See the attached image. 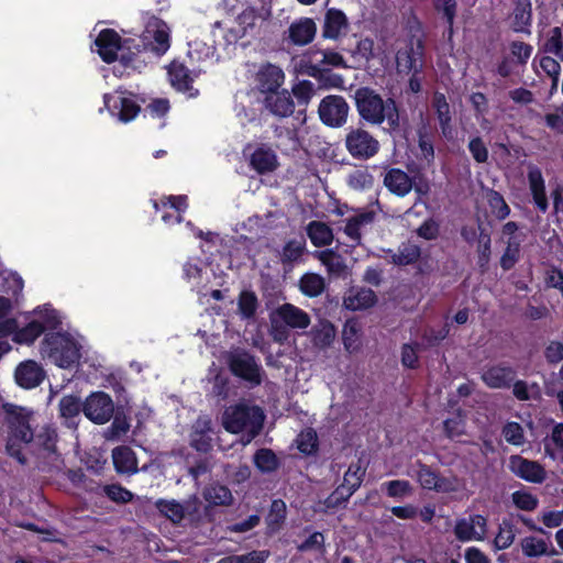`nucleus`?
Returning <instances> with one entry per match:
<instances>
[{
	"label": "nucleus",
	"mask_w": 563,
	"mask_h": 563,
	"mask_svg": "<svg viewBox=\"0 0 563 563\" xmlns=\"http://www.w3.org/2000/svg\"><path fill=\"white\" fill-rule=\"evenodd\" d=\"M433 107L437 112L439 124L441 128L442 135L446 140H453L455 137V129L452 124V117L450 106L442 93H435L433 97Z\"/></svg>",
	"instance_id": "c85d7f7f"
},
{
	"label": "nucleus",
	"mask_w": 563,
	"mask_h": 563,
	"mask_svg": "<svg viewBox=\"0 0 563 563\" xmlns=\"http://www.w3.org/2000/svg\"><path fill=\"white\" fill-rule=\"evenodd\" d=\"M132 43L133 40H121L120 35L110 29L101 30L95 40L96 52L102 60L111 63L119 58L125 65L140 52L139 45Z\"/></svg>",
	"instance_id": "6e6552de"
},
{
	"label": "nucleus",
	"mask_w": 563,
	"mask_h": 563,
	"mask_svg": "<svg viewBox=\"0 0 563 563\" xmlns=\"http://www.w3.org/2000/svg\"><path fill=\"white\" fill-rule=\"evenodd\" d=\"M1 324L2 335H8L15 344L31 346L43 333L57 330L62 316L51 305H43L5 319Z\"/></svg>",
	"instance_id": "f257e3e1"
},
{
	"label": "nucleus",
	"mask_w": 563,
	"mask_h": 563,
	"mask_svg": "<svg viewBox=\"0 0 563 563\" xmlns=\"http://www.w3.org/2000/svg\"><path fill=\"white\" fill-rule=\"evenodd\" d=\"M520 544L523 554L529 558L555 553L554 550L549 552V545L545 540L534 536L525 537Z\"/></svg>",
	"instance_id": "37998d69"
},
{
	"label": "nucleus",
	"mask_w": 563,
	"mask_h": 563,
	"mask_svg": "<svg viewBox=\"0 0 563 563\" xmlns=\"http://www.w3.org/2000/svg\"><path fill=\"white\" fill-rule=\"evenodd\" d=\"M104 108L120 122L128 123L140 113L141 107L131 92L117 90L103 96Z\"/></svg>",
	"instance_id": "9d476101"
},
{
	"label": "nucleus",
	"mask_w": 563,
	"mask_h": 563,
	"mask_svg": "<svg viewBox=\"0 0 563 563\" xmlns=\"http://www.w3.org/2000/svg\"><path fill=\"white\" fill-rule=\"evenodd\" d=\"M344 349L349 353H356L362 347V327L355 320H347L342 330Z\"/></svg>",
	"instance_id": "4c0bfd02"
},
{
	"label": "nucleus",
	"mask_w": 563,
	"mask_h": 563,
	"mask_svg": "<svg viewBox=\"0 0 563 563\" xmlns=\"http://www.w3.org/2000/svg\"><path fill=\"white\" fill-rule=\"evenodd\" d=\"M514 395L519 400L534 399L540 396V388L537 384L528 385L522 380H518L514 384Z\"/></svg>",
	"instance_id": "e2e57ef3"
},
{
	"label": "nucleus",
	"mask_w": 563,
	"mask_h": 563,
	"mask_svg": "<svg viewBox=\"0 0 563 563\" xmlns=\"http://www.w3.org/2000/svg\"><path fill=\"white\" fill-rule=\"evenodd\" d=\"M376 300V295L372 289L352 287L346 291L343 298V305L346 309L356 311L374 306Z\"/></svg>",
	"instance_id": "a878e982"
},
{
	"label": "nucleus",
	"mask_w": 563,
	"mask_h": 563,
	"mask_svg": "<svg viewBox=\"0 0 563 563\" xmlns=\"http://www.w3.org/2000/svg\"><path fill=\"white\" fill-rule=\"evenodd\" d=\"M285 75L283 70L275 65L267 64L258 71V82L264 91L273 92L284 82Z\"/></svg>",
	"instance_id": "c9c22d12"
},
{
	"label": "nucleus",
	"mask_w": 563,
	"mask_h": 563,
	"mask_svg": "<svg viewBox=\"0 0 563 563\" xmlns=\"http://www.w3.org/2000/svg\"><path fill=\"white\" fill-rule=\"evenodd\" d=\"M470 100L476 111V119L479 121L481 126L484 130H489L490 124L488 120L485 119V114L487 112L486 97L481 92H475L471 96Z\"/></svg>",
	"instance_id": "5fc2aeb1"
},
{
	"label": "nucleus",
	"mask_w": 563,
	"mask_h": 563,
	"mask_svg": "<svg viewBox=\"0 0 563 563\" xmlns=\"http://www.w3.org/2000/svg\"><path fill=\"white\" fill-rule=\"evenodd\" d=\"M527 180L534 206L545 213L549 208V201L545 191V180L540 167L529 164L527 166Z\"/></svg>",
	"instance_id": "aec40b11"
},
{
	"label": "nucleus",
	"mask_w": 563,
	"mask_h": 563,
	"mask_svg": "<svg viewBox=\"0 0 563 563\" xmlns=\"http://www.w3.org/2000/svg\"><path fill=\"white\" fill-rule=\"evenodd\" d=\"M364 476V471L358 464H352L344 474L343 484L345 488V496H352L360 487Z\"/></svg>",
	"instance_id": "09e8293b"
},
{
	"label": "nucleus",
	"mask_w": 563,
	"mask_h": 563,
	"mask_svg": "<svg viewBox=\"0 0 563 563\" xmlns=\"http://www.w3.org/2000/svg\"><path fill=\"white\" fill-rule=\"evenodd\" d=\"M422 45L417 37L399 41L397 45L396 63L400 73H417L421 67Z\"/></svg>",
	"instance_id": "2eb2a0df"
},
{
	"label": "nucleus",
	"mask_w": 563,
	"mask_h": 563,
	"mask_svg": "<svg viewBox=\"0 0 563 563\" xmlns=\"http://www.w3.org/2000/svg\"><path fill=\"white\" fill-rule=\"evenodd\" d=\"M355 103L360 115L372 124L387 122L390 130L399 124V114L393 99L383 100L373 89L363 87L355 91Z\"/></svg>",
	"instance_id": "39448f33"
},
{
	"label": "nucleus",
	"mask_w": 563,
	"mask_h": 563,
	"mask_svg": "<svg viewBox=\"0 0 563 563\" xmlns=\"http://www.w3.org/2000/svg\"><path fill=\"white\" fill-rule=\"evenodd\" d=\"M307 234L316 246H325L333 241L332 230L320 221H311L307 227Z\"/></svg>",
	"instance_id": "a19ab883"
},
{
	"label": "nucleus",
	"mask_w": 563,
	"mask_h": 563,
	"mask_svg": "<svg viewBox=\"0 0 563 563\" xmlns=\"http://www.w3.org/2000/svg\"><path fill=\"white\" fill-rule=\"evenodd\" d=\"M543 48L545 52L552 53L559 58L563 59L562 31L560 27L556 26L550 30Z\"/></svg>",
	"instance_id": "864d4df0"
},
{
	"label": "nucleus",
	"mask_w": 563,
	"mask_h": 563,
	"mask_svg": "<svg viewBox=\"0 0 563 563\" xmlns=\"http://www.w3.org/2000/svg\"><path fill=\"white\" fill-rule=\"evenodd\" d=\"M187 207V196L185 195L168 196L162 198L159 202H154V208L162 212V220L168 225L179 223Z\"/></svg>",
	"instance_id": "6ab92c4d"
},
{
	"label": "nucleus",
	"mask_w": 563,
	"mask_h": 563,
	"mask_svg": "<svg viewBox=\"0 0 563 563\" xmlns=\"http://www.w3.org/2000/svg\"><path fill=\"white\" fill-rule=\"evenodd\" d=\"M306 247L302 239L291 240L283 249L282 257L285 262H295L301 257Z\"/></svg>",
	"instance_id": "052dcab7"
},
{
	"label": "nucleus",
	"mask_w": 563,
	"mask_h": 563,
	"mask_svg": "<svg viewBox=\"0 0 563 563\" xmlns=\"http://www.w3.org/2000/svg\"><path fill=\"white\" fill-rule=\"evenodd\" d=\"M255 465L263 472H272L277 467L276 455L267 449L257 451L254 456Z\"/></svg>",
	"instance_id": "bf43d9fd"
},
{
	"label": "nucleus",
	"mask_w": 563,
	"mask_h": 563,
	"mask_svg": "<svg viewBox=\"0 0 563 563\" xmlns=\"http://www.w3.org/2000/svg\"><path fill=\"white\" fill-rule=\"evenodd\" d=\"M291 65L298 74L318 77L331 68L345 67V60L338 52L310 48L301 56L294 57Z\"/></svg>",
	"instance_id": "423d86ee"
},
{
	"label": "nucleus",
	"mask_w": 563,
	"mask_h": 563,
	"mask_svg": "<svg viewBox=\"0 0 563 563\" xmlns=\"http://www.w3.org/2000/svg\"><path fill=\"white\" fill-rule=\"evenodd\" d=\"M297 448L303 454H312L318 448V435L313 429L301 431L296 439Z\"/></svg>",
	"instance_id": "3c124183"
},
{
	"label": "nucleus",
	"mask_w": 563,
	"mask_h": 563,
	"mask_svg": "<svg viewBox=\"0 0 563 563\" xmlns=\"http://www.w3.org/2000/svg\"><path fill=\"white\" fill-rule=\"evenodd\" d=\"M316 257L328 268L330 274L334 276H345L347 274L344 261L333 251L317 252Z\"/></svg>",
	"instance_id": "79ce46f5"
},
{
	"label": "nucleus",
	"mask_w": 563,
	"mask_h": 563,
	"mask_svg": "<svg viewBox=\"0 0 563 563\" xmlns=\"http://www.w3.org/2000/svg\"><path fill=\"white\" fill-rule=\"evenodd\" d=\"M373 220L374 213L372 211L354 213L346 219L343 231L354 244H360L363 230L372 224Z\"/></svg>",
	"instance_id": "cd10ccee"
},
{
	"label": "nucleus",
	"mask_w": 563,
	"mask_h": 563,
	"mask_svg": "<svg viewBox=\"0 0 563 563\" xmlns=\"http://www.w3.org/2000/svg\"><path fill=\"white\" fill-rule=\"evenodd\" d=\"M511 500L517 508L526 511L536 509L539 504L538 498L525 489L514 492Z\"/></svg>",
	"instance_id": "603ef678"
},
{
	"label": "nucleus",
	"mask_w": 563,
	"mask_h": 563,
	"mask_svg": "<svg viewBox=\"0 0 563 563\" xmlns=\"http://www.w3.org/2000/svg\"><path fill=\"white\" fill-rule=\"evenodd\" d=\"M488 203L497 219L503 220L509 216L510 209L499 192L490 191L488 194Z\"/></svg>",
	"instance_id": "4d7b16f0"
},
{
	"label": "nucleus",
	"mask_w": 563,
	"mask_h": 563,
	"mask_svg": "<svg viewBox=\"0 0 563 563\" xmlns=\"http://www.w3.org/2000/svg\"><path fill=\"white\" fill-rule=\"evenodd\" d=\"M156 506L165 517L175 523L183 520L186 511H190L189 503H187V506L185 507L175 500H159Z\"/></svg>",
	"instance_id": "49530a36"
},
{
	"label": "nucleus",
	"mask_w": 563,
	"mask_h": 563,
	"mask_svg": "<svg viewBox=\"0 0 563 563\" xmlns=\"http://www.w3.org/2000/svg\"><path fill=\"white\" fill-rule=\"evenodd\" d=\"M266 107L277 117H288L294 112L295 104L287 90H275L266 97Z\"/></svg>",
	"instance_id": "7c9ffc66"
},
{
	"label": "nucleus",
	"mask_w": 563,
	"mask_h": 563,
	"mask_svg": "<svg viewBox=\"0 0 563 563\" xmlns=\"http://www.w3.org/2000/svg\"><path fill=\"white\" fill-rule=\"evenodd\" d=\"M2 409L5 413V423L8 426L7 452L10 456L16 459L21 464L25 463L22 453L24 445L31 444L34 431L33 411L25 407L3 402Z\"/></svg>",
	"instance_id": "7ed1b4c3"
},
{
	"label": "nucleus",
	"mask_w": 563,
	"mask_h": 563,
	"mask_svg": "<svg viewBox=\"0 0 563 563\" xmlns=\"http://www.w3.org/2000/svg\"><path fill=\"white\" fill-rule=\"evenodd\" d=\"M167 74L172 86L176 90L185 93L188 98H194L198 95V90L191 86L194 77L184 64L173 62L167 69Z\"/></svg>",
	"instance_id": "b1692460"
},
{
	"label": "nucleus",
	"mask_w": 563,
	"mask_h": 563,
	"mask_svg": "<svg viewBox=\"0 0 563 563\" xmlns=\"http://www.w3.org/2000/svg\"><path fill=\"white\" fill-rule=\"evenodd\" d=\"M38 352L43 360L65 369L78 365L87 354L81 338L56 330L45 333Z\"/></svg>",
	"instance_id": "f03ea898"
},
{
	"label": "nucleus",
	"mask_w": 563,
	"mask_h": 563,
	"mask_svg": "<svg viewBox=\"0 0 563 563\" xmlns=\"http://www.w3.org/2000/svg\"><path fill=\"white\" fill-rule=\"evenodd\" d=\"M551 440L555 448L552 450L547 445V452L553 457H560L563 461V424L554 427Z\"/></svg>",
	"instance_id": "774afa93"
},
{
	"label": "nucleus",
	"mask_w": 563,
	"mask_h": 563,
	"mask_svg": "<svg viewBox=\"0 0 563 563\" xmlns=\"http://www.w3.org/2000/svg\"><path fill=\"white\" fill-rule=\"evenodd\" d=\"M383 487H385L387 495L393 498H402L412 492L410 483L402 479L386 482L383 484Z\"/></svg>",
	"instance_id": "13d9d810"
},
{
	"label": "nucleus",
	"mask_w": 563,
	"mask_h": 563,
	"mask_svg": "<svg viewBox=\"0 0 563 563\" xmlns=\"http://www.w3.org/2000/svg\"><path fill=\"white\" fill-rule=\"evenodd\" d=\"M420 256V251L416 245H404L399 253L395 256L394 261L398 265H408L413 263Z\"/></svg>",
	"instance_id": "338daca9"
},
{
	"label": "nucleus",
	"mask_w": 563,
	"mask_h": 563,
	"mask_svg": "<svg viewBox=\"0 0 563 563\" xmlns=\"http://www.w3.org/2000/svg\"><path fill=\"white\" fill-rule=\"evenodd\" d=\"M272 335L275 341L284 342L288 338V329L306 330L310 323V316L292 303L278 306L269 316Z\"/></svg>",
	"instance_id": "0eeeda50"
},
{
	"label": "nucleus",
	"mask_w": 563,
	"mask_h": 563,
	"mask_svg": "<svg viewBox=\"0 0 563 563\" xmlns=\"http://www.w3.org/2000/svg\"><path fill=\"white\" fill-rule=\"evenodd\" d=\"M250 164L257 173L266 174L277 168L278 158L269 146L261 144L250 154Z\"/></svg>",
	"instance_id": "393cba45"
},
{
	"label": "nucleus",
	"mask_w": 563,
	"mask_h": 563,
	"mask_svg": "<svg viewBox=\"0 0 563 563\" xmlns=\"http://www.w3.org/2000/svg\"><path fill=\"white\" fill-rule=\"evenodd\" d=\"M114 413L112 398L104 391H95L84 401V415L96 424H104Z\"/></svg>",
	"instance_id": "f8f14e48"
},
{
	"label": "nucleus",
	"mask_w": 563,
	"mask_h": 563,
	"mask_svg": "<svg viewBox=\"0 0 563 563\" xmlns=\"http://www.w3.org/2000/svg\"><path fill=\"white\" fill-rule=\"evenodd\" d=\"M239 311L240 314L245 318H252L257 309V298L253 292L243 291L239 297Z\"/></svg>",
	"instance_id": "6e6d98bb"
},
{
	"label": "nucleus",
	"mask_w": 563,
	"mask_h": 563,
	"mask_svg": "<svg viewBox=\"0 0 563 563\" xmlns=\"http://www.w3.org/2000/svg\"><path fill=\"white\" fill-rule=\"evenodd\" d=\"M349 106L341 96H328L319 106V115L323 123L329 126H341L346 122Z\"/></svg>",
	"instance_id": "dca6fc26"
},
{
	"label": "nucleus",
	"mask_w": 563,
	"mask_h": 563,
	"mask_svg": "<svg viewBox=\"0 0 563 563\" xmlns=\"http://www.w3.org/2000/svg\"><path fill=\"white\" fill-rule=\"evenodd\" d=\"M316 24L311 19L303 18L295 21L288 29L289 38L296 45L310 43L316 35Z\"/></svg>",
	"instance_id": "473e14b6"
},
{
	"label": "nucleus",
	"mask_w": 563,
	"mask_h": 563,
	"mask_svg": "<svg viewBox=\"0 0 563 563\" xmlns=\"http://www.w3.org/2000/svg\"><path fill=\"white\" fill-rule=\"evenodd\" d=\"M203 498L211 506H227L232 503L230 489L222 485H211L203 492Z\"/></svg>",
	"instance_id": "a18cd8bd"
},
{
	"label": "nucleus",
	"mask_w": 563,
	"mask_h": 563,
	"mask_svg": "<svg viewBox=\"0 0 563 563\" xmlns=\"http://www.w3.org/2000/svg\"><path fill=\"white\" fill-rule=\"evenodd\" d=\"M114 468L120 474H134L137 472L135 453L129 446H117L112 451Z\"/></svg>",
	"instance_id": "2f4dec72"
},
{
	"label": "nucleus",
	"mask_w": 563,
	"mask_h": 563,
	"mask_svg": "<svg viewBox=\"0 0 563 563\" xmlns=\"http://www.w3.org/2000/svg\"><path fill=\"white\" fill-rule=\"evenodd\" d=\"M264 418L260 407L240 402L225 408L222 426L228 432L242 433L241 445L245 446L260 433Z\"/></svg>",
	"instance_id": "20e7f679"
},
{
	"label": "nucleus",
	"mask_w": 563,
	"mask_h": 563,
	"mask_svg": "<svg viewBox=\"0 0 563 563\" xmlns=\"http://www.w3.org/2000/svg\"><path fill=\"white\" fill-rule=\"evenodd\" d=\"M347 29V20L345 14L336 9L328 10L324 19L323 36L336 40L345 34Z\"/></svg>",
	"instance_id": "72a5a7b5"
},
{
	"label": "nucleus",
	"mask_w": 563,
	"mask_h": 563,
	"mask_svg": "<svg viewBox=\"0 0 563 563\" xmlns=\"http://www.w3.org/2000/svg\"><path fill=\"white\" fill-rule=\"evenodd\" d=\"M183 272L186 282L190 284L192 289H196L198 292L201 291V289L209 280L206 271V264L199 258H188V261L184 264Z\"/></svg>",
	"instance_id": "bb28decb"
},
{
	"label": "nucleus",
	"mask_w": 563,
	"mask_h": 563,
	"mask_svg": "<svg viewBox=\"0 0 563 563\" xmlns=\"http://www.w3.org/2000/svg\"><path fill=\"white\" fill-rule=\"evenodd\" d=\"M444 431L448 437L454 438L464 433L465 431V419L464 416L459 411L453 417L448 418L444 421Z\"/></svg>",
	"instance_id": "0e129e2a"
},
{
	"label": "nucleus",
	"mask_w": 563,
	"mask_h": 563,
	"mask_svg": "<svg viewBox=\"0 0 563 563\" xmlns=\"http://www.w3.org/2000/svg\"><path fill=\"white\" fill-rule=\"evenodd\" d=\"M301 292L308 297H317L324 289V279L314 273L305 274L299 280Z\"/></svg>",
	"instance_id": "de8ad7c7"
},
{
	"label": "nucleus",
	"mask_w": 563,
	"mask_h": 563,
	"mask_svg": "<svg viewBox=\"0 0 563 563\" xmlns=\"http://www.w3.org/2000/svg\"><path fill=\"white\" fill-rule=\"evenodd\" d=\"M345 146L354 158L368 159L377 154L379 142L369 132L357 128L346 134Z\"/></svg>",
	"instance_id": "ddd939ff"
},
{
	"label": "nucleus",
	"mask_w": 563,
	"mask_h": 563,
	"mask_svg": "<svg viewBox=\"0 0 563 563\" xmlns=\"http://www.w3.org/2000/svg\"><path fill=\"white\" fill-rule=\"evenodd\" d=\"M335 334L334 325L327 320L320 321L311 330L312 341L320 349L330 346L335 339Z\"/></svg>",
	"instance_id": "ea45409f"
},
{
	"label": "nucleus",
	"mask_w": 563,
	"mask_h": 563,
	"mask_svg": "<svg viewBox=\"0 0 563 563\" xmlns=\"http://www.w3.org/2000/svg\"><path fill=\"white\" fill-rule=\"evenodd\" d=\"M484 383L490 388L508 387L515 378V372L511 367L496 365L483 373Z\"/></svg>",
	"instance_id": "f704fd0d"
},
{
	"label": "nucleus",
	"mask_w": 563,
	"mask_h": 563,
	"mask_svg": "<svg viewBox=\"0 0 563 563\" xmlns=\"http://www.w3.org/2000/svg\"><path fill=\"white\" fill-rule=\"evenodd\" d=\"M487 521L481 515L470 516L456 521L454 527L455 537L462 541H481L485 538Z\"/></svg>",
	"instance_id": "a211bd4d"
},
{
	"label": "nucleus",
	"mask_w": 563,
	"mask_h": 563,
	"mask_svg": "<svg viewBox=\"0 0 563 563\" xmlns=\"http://www.w3.org/2000/svg\"><path fill=\"white\" fill-rule=\"evenodd\" d=\"M515 530L510 523L504 522L499 527V531L495 538V548L497 550H504L509 548L515 540Z\"/></svg>",
	"instance_id": "680f3d73"
},
{
	"label": "nucleus",
	"mask_w": 563,
	"mask_h": 563,
	"mask_svg": "<svg viewBox=\"0 0 563 563\" xmlns=\"http://www.w3.org/2000/svg\"><path fill=\"white\" fill-rule=\"evenodd\" d=\"M143 44L157 55L165 54L170 46V29L163 20L151 16L145 23Z\"/></svg>",
	"instance_id": "9b49d317"
},
{
	"label": "nucleus",
	"mask_w": 563,
	"mask_h": 563,
	"mask_svg": "<svg viewBox=\"0 0 563 563\" xmlns=\"http://www.w3.org/2000/svg\"><path fill=\"white\" fill-rule=\"evenodd\" d=\"M229 365L232 373L251 386L262 383V368L255 358L245 352H235L230 355Z\"/></svg>",
	"instance_id": "4468645a"
},
{
	"label": "nucleus",
	"mask_w": 563,
	"mask_h": 563,
	"mask_svg": "<svg viewBox=\"0 0 563 563\" xmlns=\"http://www.w3.org/2000/svg\"><path fill=\"white\" fill-rule=\"evenodd\" d=\"M211 419L208 416H200L191 427L190 445L200 452H208L212 448Z\"/></svg>",
	"instance_id": "5701e85b"
},
{
	"label": "nucleus",
	"mask_w": 563,
	"mask_h": 563,
	"mask_svg": "<svg viewBox=\"0 0 563 563\" xmlns=\"http://www.w3.org/2000/svg\"><path fill=\"white\" fill-rule=\"evenodd\" d=\"M14 377L19 386L25 389H32L44 380L45 371L37 362L29 360L19 364Z\"/></svg>",
	"instance_id": "4be33fe9"
},
{
	"label": "nucleus",
	"mask_w": 563,
	"mask_h": 563,
	"mask_svg": "<svg viewBox=\"0 0 563 563\" xmlns=\"http://www.w3.org/2000/svg\"><path fill=\"white\" fill-rule=\"evenodd\" d=\"M539 67L552 79L553 86L555 87L561 74L559 62L552 57L542 56L539 59Z\"/></svg>",
	"instance_id": "69168bd1"
},
{
	"label": "nucleus",
	"mask_w": 563,
	"mask_h": 563,
	"mask_svg": "<svg viewBox=\"0 0 563 563\" xmlns=\"http://www.w3.org/2000/svg\"><path fill=\"white\" fill-rule=\"evenodd\" d=\"M84 412V402L80 401L79 397L74 395L64 396L59 401V413L65 419L68 427H75L76 419L80 412Z\"/></svg>",
	"instance_id": "e433bc0d"
},
{
	"label": "nucleus",
	"mask_w": 563,
	"mask_h": 563,
	"mask_svg": "<svg viewBox=\"0 0 563 563\" xmlns=\"http://www.w3.org/2000/svg\"><path fill=\"white\" fill-rule=\"evenodd\" d=\"M384 185L399 197H405L412 189L411 177L399 168L389 169L384 177Z\"/></svg>",
	"instance_id": "c756f323"
},
{
	"label": "nucleus",
	"mask_w": 563,
	"mask_h": 563,
	"mask_svg": "<svg viewBox=\"0 0 563 563\" xmlns=\"http://www.w3.org/2000/svg\"><path fill=\"white\" fill-rule=\"evenodd\" d=\"M531 3L519 0L511 15V27L515 32L530 33Z\"/></svg>",
	"instance_id": "58836bf2"
},
{
	"label": "nucleus",
	"mask_w": 563,
	"mask_h": 563,
	"mask_svg": "<svg viewBox=\"0 0 563 563\" xmlns=\"http://www.w3.org/2000/svg\"><path fill=\"white\" fill-rule=\"evenodd\" d=\"M260 19L262 15L254 8H246L236 16L232 25H222L221 22H216L212 31L214 42L223 46L235 44L254 29Z\"/></svg>",
	"instance_id": "1a4fd4ad"
},
{
	"label": "nucleus",
	"mask_w": 563,
	"mask_h": 563,
	"mask_svg": "<svg viewBox=\"0 0 563 563\" xmlns=\"http://www.w3.org/2000/svg\"><path fill=\"white\" fill-rule=\"evenodd\" d=\"M130 421L124 415H115L111 424L104 429L102 435L107 441H120L130 430Z\"/></svg>",
	"instance_id": "c03bdc74"
},
{
	"label": "nucleus",
	"mask_w": 563,
	"mask_h": 563,
	"mask_svg": "<svg viewBox=\"0 0 563 563\" xmlns=\"http://www.w3.org/2000/svg\"><path fill=\"white\" fill-rule=\"evenodd\" d=\"M509 468L527 482L542 483L545 478V471L538 462L526 460L519 455L510 457Z\"/></svg>",
	"instance_id": "412c9836"
},
{
	"label": "nucleus",
	"mask_w": 563,
	"mask_h": 563,
	"mask_svg": "<svg viewBox=\"0 0 563 563\" xmlns=\"http://www.w3.org/2000/svg\"><path fill=\"white\" fill-rule=\"evenodd\" d=\"M417 479L422 488L433 489L438 493H452L461 488V483L455 476L440 477L434 471L427 466L419 468Z\"/></svg>",
	"instance_id": "f3484780"
},
{
	"label": "nucleus",
	"mask_w": 563,
	"mask_h": 563,
	"mask_svg": "<svg viewBox=\"0 0 563 563\" xmlns=\"http://www.w3.org/2000/svg\"><path fill=\"white\" fill-rule=\"evenodd\" d=\"M57 434L49 427L43 428L37 434H34L30 445L37 450L54 452Z\"/></svg>",
	"instance_id": "8fccbe9b"
}]
</instances>
